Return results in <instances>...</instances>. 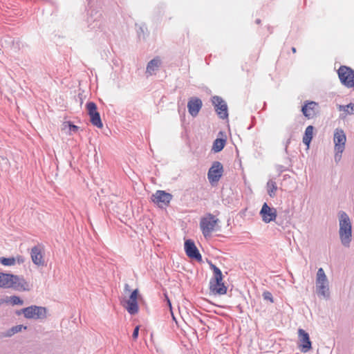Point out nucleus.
<instances>
[{
    "instance_id": "nucleus-7",
    "label": "nucleus",
    "mask_w": 354,
    "mask_h": 354,
    "mask_svg": "<svg viewBox=\"0 0 354 354\" xmlns=\"http://www.w3.org/2000/svg\"><path fill=\"white\" fill-rule=\"evenodd\" d=\"M212 102L218 117L223 120L227 119L228 118L227 105L223 98L215 95L212 97Z\"/></svg>"
},
{
    "instance_id": "nucleus-36",
    "label": "nucleus",
    "mask_w": 354,
    "mask_h": 354,
    "mask_svg": "<svg viewBox=\"0 0 354 354\" xmlns=\"http://www.w3.org/2000/svg\"><path fill=\"white\" fill-rule=\"evenodd\" d=\"M341 158H342V153H340V152L335 151V161L338 162L339 160H340Z\"/></svg>"
},
{
    "instance_id": "nucleus-12",
    "label": "nucleus",
    "mask_w": 354,
    "mask_h": 354,
    "mask_svg": "<svg viewBox=\"0 0 354 354\" xmlns=\"http://www.w3.org/2000/svg\"><path fill=\"white\" fill-rule=\"evenodd\" d=\"M299 348L301 352L306 353L312 348L309 334L302 328L298 329Z\"/></svg>"
},
{
    "instance_id": "nucleus-38",
    "label": "nucleus",
    "mask_w": 354,
    "mask_h": 354,
    "mask_svg": "<svg viewBox=\"0 0 354 354\" xmlns=\"http://www.w3.org/2000/svg\"><path fill=\"white\" fill-rule=\"evenodd\" d=\"M292 53H296V48L295 47H292L291 48Z\"/></svg>"
},
{
    "instance_id": "nucleus-27",
    "label": "nucleus",
    "mask_w": 354,
    "mask_h": 354,
    "mask_svg": "<svg viewBox=\"0 0 354 354\" xmlns=\"http://www.w3.org/2000/svg\"><path fill=\"white\" fill-rule=\"evenodd\" d=\"M9 301L12 305H22L24 304V301L22 299L15 295L11 296Z\"/></svg>"
},
{
    "instance_id": "nucleus-15",
    "label": "nucleus",
    "mask_w": 354,
    "mask_h": 354,
    "mask_svg": "<svg viewBox=\"0 0 354 354\" xmlns=\"http://www.w3.org/2000/svg\"><path fill=\"white\" fill-rule=\"evenodd\" d=\"M9 288H13L17 290H28V284L23 277L13 274L10 280Z\"/></svg>"
},
{
    "instance_id": "nucleus-8",
    "label": "nucleus",
    "mask_w": 354,
    "mask_h": 354,
    "mask_svg": "<svg viewBox=\"0 0 354 354\" xmlns=\"http://www.w3.org/2000/svg\"><path fill=\"white\" fill-rule=\"evenodd\" d=\"M223 173V167L218 161H214L207 173V178L209 182L214 185L219 181Z\"/></svg>"
},
{
    "instance_id": "nucleus-13",
    "label": "nucleus",
    "mask_w": 354,
    "mask_h": 354,
    "mask_svg": "<svg viewBox=\"0 0 354 354\" xmlns=\"http://www.w3.org/2000/svg\"><path fill=\"white\" fill-rule=\"evenodd\" d=\"M184 247L185 253L187 255V257H189L191 259H196L198 261H202L201 254H200L198 250L195 245L194 242L192 240H186L185 241Z\"/></svg>"
},
{
    "instance_id": "nucleus-26",
    "label": "nucleus",
    "mask_w": 354,
    "mask_h": 354,
    "mask_svg": "<svg viewBox=\"0 0 354 354\" xmlns=\"http://www.w3.org/2000/svg\"><path fill=\"white\" fill-rule=\"evenodd\" d=\"M0 263L6 266H13L16 263V259L15 257H1Z\"/></svg>"
},
{
    "instance_id": "nucleus-41",
    "label": "nucleus",
    "mask_w": 354,
    "mask_h": 354,
    "mask_svg": "<svg viewBox=\"0 0 354 354\" xmlns=\"http://www.w3.org/2000/svg\"><path fill=\"white\" fill-rule=\"evenodd\" d=\"M129 288V285L128 284H126L125 286V288L127 289Z\"/></svg>"
},
{
    "instance_id": "nucleus-9",
    "label": "nucleus",
    "mask_w": 354,
    "mask_h": 354,
    "mask_svg": "<svg viewBox=\"0 0 354 354\" xmlns=\"http://www.w3.org/2000/svg\"><path fill=\"white\" fill-rule=\"evenodd\" d=\"M139 291L138 289L134 290L130 295V297L128 300L125 301V304L123 305L127 312L131 315H136L138 313L139 310L138 304V297Z\"/></svg>"
},
{
    "instance_id": "nucleus-22",
    "label": "nucleus",
    "mask_w": 354,
    "mask_h": 354,
    "mask_svg": "<svg viewBox=\"0 0 354 354\" xmlns=\"http://www.w3.org/2000/svg\"><path fill=\"white\" fill-rule=\"evenodd\" d=\"M12 274L0 272V288H9L10 280Z\"/></svg>"
},
{
    "instance_id": "nucleus-30",
    "label": "nucleus",
    "mask_w": 354,
    "mask_h": 354,
    "mask_svg": "<svg viewBox=\"0 0 354 354\" xmlns=\"http://www.w3.org/2000/svg\"><path fill=\"white\" fill-rule=\"evenodd\" d=\"M97 12H98V11L95 12L94 9H91V8H90V9L88 10V13L91 15V19L93 20V22H96V21H99L97 17H95V15H97Z\"/></svg>"
},
{
    "instance_id": "nucleus-4",
    "label": "nucleus",
    "mask_w": 354,
    "mask_h": 354,
    "mask_svg": "<svg viewBox=\"0 0 354 354\" xmlns=\"http://www.w3.org/2000/svg\"><path fill=\"white\" fill-rule=\"evenodd\" d=\"M18 315L24 314L27 319H42L46 317V308L41 306H30L17 312Z\"/></svg>"
},
{
    "instance_id": "nucleus-34",
    "label": "nucleus",
    "mask_w": 354,
    "mask_h": 354,
    "mask_svg": "<svg viewBox=\"0 0 354 354\" xmlns=\"http://www.w3.org/2000/svg\"><path fill=\"white\" fill-rule=\"evenodd\" d=\"M286 170V168L284 166H283V165H277V171L279 174H281L283 171H284Z\"/></svg>"
},
{
    "instance_id": "nucleus-19",
    "label": "nucleus",
    "mask_w": 354,
    "mask_h": 354,
    "mask_svg": "<svg viewBox=\"0 0 354 354\" xmlns=\"http://www.w3.org/2000/svg\"><path fill=\"white\" fill-rule=\"evenodd\" d=\"M209 289L214 295H222L226 294L227 288L222 281H209Z\"/></svg>"
},
{
    "instance_id": "nucleus-42",
    "label": "nucleus",
    "mask_w": 354,
    "mask_h": 354,
    "mask_svg": "<svg viewBox=\"0 0 354 354\" xmlns=\"http://www.w3.org/2000/svg\"><path fill=\"white\" fill-rule=\"evenodd\" d=\"M168 303H169V306H171V302L169 301H168Z\"/></svg>"
},
{
    "instance_id": "nucleus-32",
    "label": "nucleus",
    "mask_w": 354,
    "mask_h": 354,
    "mask_svg": "<svg viewBox=\"0 0 354 354\" xmlns=\"http://www.w3.org/2000/svg\"><path fill=\"white\" fill-rule=\"evenodd\" d=\"M138 333H139V326H137L134 328V330H133V332L132 334L133 339H137L138 337Z\"/></svg>"
},
{
    "instance_id": "nucleus-5",
    "label": "nucleus",
    "mask_w": 354,
    "mask_h": 354,
    "mask_svg": "<svg viewBox=\"0 0 354 354\" xmlns=\"http://www.w3.org/2000/svg\"><path fill=\"white\" fill-rule=\"evenodd\" d=\"M340 82L346 87H354V70L346 66H341L337 70Z\"/></svg>"
},
{
    "instance_id": "nucleus-14",
    "label": "nucleus",
    "mask_w": 354,
    "mask_h": 354,
    "mask_svg": "<svg viewBox=\"0 0 354 354\" xmlns=\"http://www.w3.org/2000/svg\"><path fill=\"white\" fill-rule=\"evenodd\" d=\"M260 215L262 217L263 221L266 223H268L271 221H273L277 218V210L274 207H270L266 203H265L260 211Z\"/></svg>"
},
{
    "instance_id": "nucleus-33",
    "label": "nucleus",
    "mask_w": 354,
    "mask_h": 354,
    "mask_svg": "<svg viewBox=\"0 0 354 354\" xmlns=\"http://www.w3.org/2000/svg\"><path fill=\"white\" fill-rule=\"evenodd\" d=\"M13 335L12 332H11V328L8 329L6 332L2 333L3 337H12Z\"/></svg>"
},
{
    "instance_id": "nucleus-11",
    "label": "nucleus",
    "mask_w": 354,
    "mask_h": 354,
    "mask_svg": "<svg viewBox=\"0 0 354 354\" xmlns=\"http://www.w3.org/2000/svg\"><path fill=\"white\" fill-rule=\"evenodd\" d=\"M172 198V195L165 191L158 190L151 196L152 201L159 207L167 206Z\"/></svg>"
},
{
    "instance_id": "nucleus-25",
    "label": "nucleus",
    "mask_w": 354,
    "mask_h": 354,
    "mask_svg": "<svg viewBox=\"0 0 354 354\" xmlns=\"http://www.w3.org/2000/svg\"><path fill=\"white\" fill-rule=\"evenodd\" d=\"M225 140L222 138H216L213 143L212 150L214 152L221 151L225 147Z\"/></svg>"
},
{
    "instance_id": "nucleus-37",
    "label": "nucleus",
    "mask_w": 354,
    "mask_h": 354,
    "mask_svg": "<svg viewBox=\"0 0 354 354\" xmlns=\"http://www.w3.org/2000/svg\"><path fill=\"white\" fill-rule=\"evenodd\" d=\"M78 127L76 125L71 124L70 125V130L72 131H76L77 130Z\"/></svg>"
},
{
    "instance_id": "nucleus-17",
    "label": "nucleus",
    "mask_w": 354,
    "mask_h": 354,
    "mask_svg": "<svg viewBox=\"0 0 354 354\" xmlns=\"http://www.w3.org/2000/svg\"><path fill=\"white\" fill-rule=\"evenodd\" d=\"M202 106L203 103L201 100L198 97H192L187 103V109L189 114L193 117H196L198 114Z\"/></svg>"
},
{
    "instance_id": "nucleus-23",
    "label": "nucleus",
    "mask_w": 354,
    "mask_h": 354,
    "mask_svg": "<svg viewBox=\"0 0 354 354\" xmlns=\"http://www.w3.org/2000/svg\"><path fill=\"white\" fill-rule=\"evenodd\" d=\"M210 268L213 271L214 277L211 279L210 281L221 282L223 281V274L221 270L213 263L210 264Z\"/></svg>"
},
{
    "instance_id": "nucleus-28",
    "label": "nucleus",
    "mask_w": 354,
    "mask_h": 354,
    "mask_svg": "<svg viewBox=\"0 0 354 354\" xmlns=\"http://www.w3.org/2000/svg\"><path fill=\"white\" fill-rule=\"evenodd\" d=\"M10 328H11V332H12L13 335H15V333H17L21 331L22 329L26 330L27 328V327L24 326L23 325H17V326H12Z\"/></svg>"
},
{
    "instance_id": "nucleus-10",
    "label": "nucleus",
    "mask_w": 354,
    "mask_h": 354,
    "mask_svg": "<svg viewBox=\"0 0 354 354\" xmlns=\"http://www.w3.org/2000/svg\"><path fill=\"white\" fill-rule=\"evenodd\" d=\"M346 136L342 129H336L334 131L333 142L335 144V151L342 153L345 149Z\"/></svg>"
},
{
    "instance_id": "nucleus-35",
    "label": "nucleus",
    "mask_w": 354,
    "mask_h": 354,
    "mask_svg": "<svg viewBox=\"0 0 354 354\" xmlns=\"http://www.w3.org/2000/svg\"><path fill=\"white\" fill-rule=\"evenodd\" d=\"M16 259V262L19 264L23 263L24 262V258L22 256H17Z\"/></svg>"
},
{
    "instance_id": "nucleus-1",
    "label": "nucleus",
    "mask_w": 354,
    "mask_h": 354,
    "mask_svg": "<svg viewBox=\"0 0 354 354\" xmlns=\"http://www.w3.org/2000/svg\"><path fill=\"white\" fill-rule=\"evenodd\" d=\"M339 236L341 243L346 248L352 241V224L348 215L344 211L339 212Z\"/></svg>"
},
{
    "instance_id": "nucleus-31",
    "label": "nucleus",
    "mask_w": 354,
    "mask_h": 354,
    "mask_svg": "<svg viewBox=\"0 0 354 354\" xmlns=\"http://www.w3.org/2000/svg\"><path fill=\"white\" fill-rule=\"evenodd\" d=\"M344 111L349 114L352 113L353 112H354V104L350 103L349 104L346 106V109H344Z\"/></svg>"
},
{
    "instance_id": "nucleus-20",
    "label": "nucleus",
    "mask_w": 354,
    "mask_h": 354,
    "mask_svg": "<svg viewBox=\"0 0 354 354\" xmlns=\"http://www.w3.org/2000/svg\"><path fill=\"white\" fill-rule=\"evenodd\" d=\"M161 65V59L160 57H156L149 61L147 65L146 73L148 75H151L155 71H158Z\"/></svg>"
},
{
    "instance_id": "nucleus-24",
    "label": "nucleus",
    "mask_w": 354,
    "mask_h": 354,
    "mask_svg": "<svg viewBox=\"0 0 354 354\" xmlns=\"http://www.w3.org/2000/svg\"><path fill=\"white\" fill-rule=\"evenodd\" d=\"M266 187L268 195L272 198L274 197L277 189L276 182L273 180H269L267 183Z\"/></svg>"
},
{
    "instance_id": "nucleus-18",
    "label": "nucleus",
    "mask_w": 354,
    "mask_h": 354,
    "mask_svg": "<svg viewBox=\"0 0 354 354\" xmlns=\"http://www.w3.org/2000/svg\"><path fill=\"white\" fill-rule=\"evenodd\" d=\"M318 106V104L315 102H308L304 106H302L301 111L305 117L310 119L316 115V108Z\"/></svg>"
},
{
    "instance_id": "nucleus-3",
    "label": "nucleus",
    "mask_w": 354,
    "mask_h": 354,
    "mask_svg": "<svg viewBox=\"0 0 354 354\" xmlns=\"http://www.w3.org/2000/svg\"><path fill=\"white\" fill-rule=\"evenodd\" d=\"M219 220L210 213L201 218L200 221V227L205 238L211 236Z\"/></svg>"
},
{
    "instance_id": "nucleus-39",
    "label": "nucleus",
    "mask_w": 354,
    "mask_h": 354,
    "mask_svg": "<svg viewBox=\"0 0 354 354\" xmlns=\"http://www.w3.org/2000/svg\"><path fill=\"white\" fill-rule=\"evenodd\" d=\"M289 143H290V140H288L287 141V144H286V149H287V147H288V145Z\"/></svg>"
},
{
    "instance_id": "nucleus-2",
    "label": "nucleus",
    "mask_w": 354,
    "mask_h": 354,
    "mask_svg": "<svg viewBox=\"0 0 354 354\" xmlns=\"http://www.w3.org/2000/svg\"><path fill=\"white\" fill-rule=\"evenodd\" d=\"M316 292L319 297L324 298H328L330 295L328 281L322 268H319L317 272Z\"/></svg>"
},
{
    "instance_id": "nucleus-40",
    "label": "nucleus",
    "mask_w": 354,
    "mask_h": 354,
    "mask_svg": "<svg viewBox=\"0 0 354 354\" xmlns=\"http://www.w3.org/2000/svg\"><path fill=\"white\" fill-rule=\"evenodd\" d=\"M255 22H257V23L261 22V20L260 19H257Z\"/></svg>"
},
{
    "instance_id": "nucleus-29",
    "label": "nucleus",
    "mask_w": 354,
    "mask_h": 354,
    "mask_svg": "<svg viewBox=\"0 0 354 354\" xmlns=\"http://www.w3.org/2000/svg\"><path fill=\"white\" fill-rule=\"evenodd\" d=\"M263 297L265 300H268V301H270V302L273 303L274 301H273V297H272V295L270 292L269 291H265L263 293Z\"/></svg>"
},
{
    "instance_id": "nucleus-6",
    "label": "nucleus",
    "mask_w": 354,
    "mask_h": 354,
    "mask_svg": "<svg viewBox=\"0 0 354 354\" xmlns=\"http://www.w3.org/2000/svg\"><path fill=\"white\" fill-rule=\"evenodd\" d=\"M86 108L90 117L91 124L97 128H102L103 124L100 113L97 111L96 104L93 102H88L86 104Z\"/></svg>"
},
{
    "instance_id": "nucleus-21",
    "label": "nucleus",
    "mask_w": 354,
    "mask_h": 354,
    "mask_svg": "<svg viewBox=\"0 0 354 354\" xmlns=\"http://www.w3.org/2000/svg\"><path fill=\"white\" fill-rule=\"evenodd\" d=\"M313 127L312 125H309L305 130L304 136L303 137V142L308 147H309L310 143L313 139Z\"/></svg>"
},
{
    "instance_id": "nucleus-16",
    "label": "nucleus",
    "mask_w": 354,
    "mask_h": 354,
    "mask_svg": "<svg viewBox=\"0 0 354 354\" xmlns=\"http://www.w3.org/2000/svg\"><path fill=\"white\" fill-rule=\"evenodd\" d=\"M42 247L41 245L34 246L30 251V257L32 261L37 266L44 265V258L42 252Z\"/></svg>"
}]
</instances>
